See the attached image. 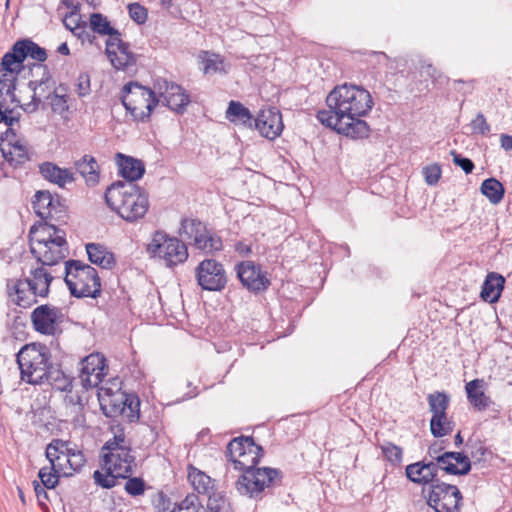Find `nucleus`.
I'll return each mask as SVG.
<instances>
[{"mask_svg":"<svg viewBox=\"0 0 512 512\" xmlns=\"http://www.w3.org/2000/svg\"><path fill=\"white\" fill-rule=\"evenodd\" d=\"M326 104L328 109L319 110L316 115L321 124L353 139L368 137L370 127L362 119L374 105L368 90L345 83L328 94Z\"/></svg>","mask_w":512,"mask_h":512,"instance_id":"obj_1","label":"nucleus"},{"mask_svg":"<svg viewBox=\"0 0 512 512\" xmlns=\"http://www.w3.org/2000/svg\"><path fill=\"white\" fill-rule=\"evenodd\" d=\"M263 455L262 446L251 436L236 437L227 445V456L234 468L242 472L235 482V489L240 495L256 501L273 494L283 481L280 469L257 467Z\"/></svg>","mask_w":512,"mask_h":512,"instance_id":"obj_2","label":"nucleus"},{"mask_svg":"<svg viewBox=\"0 0 512 512\" xmlns=\"http://www.w3.org/2000/svg\"><path fill=\"white\" fill-rule=\"evenodd\" d=\"M105 201L111 210L130 223L142 219L149 208L148 194L135 183H112L106 189Z\"/></svg>","mask_w":512,"mask_h":512,"instance_id":"obj_3","label":"nucleus"},{"mask_svg":"<svg viewBox=\"0 0 512 512\" xmlns=\"http://www.w3.org/2000/svg\"><path fill=\"white\" fill-rule=\"evenodd\" d=\"M53 279L54 276L42 265L32 269L29 277L9 280L7 288L10 296L15 295L14 302L27 308L37 303V297H48Z\"/></svg>","mask_w":512,"mask_h":512,"instance_id":"obj_4","label":"nucleus"},{"mask_svg":"<svg viewBox=\"0 0 512 512\" xmlns=\"http://www.w3.org/2000/svg\"><path fill=\"white\" fill-rule=\"evenodd\" d=\"M64 281L75 298L96 299L101 295V279L97 270L80 260L65 261Z\"/></svg>","mask_w":512,"mask_h":512,"instance_id":"obj_5","label":"nucleus"},{"mask_svg":"<svg viewBox=\"0 0 512 512\" xmlns=\"http://www.w3.org/2000/svg\"><path fill=\"white\" fill-rule=\"evenodd\" d=\"M21 379L32 385H41L51 362L50 349L41 343L24 345L16 354Z\"/></svg>","mask_w":512,"mask_h":512,"instance_id":"obj_6","label":"nucleus"},{"mask_svg":"<svg viewBox=\"0 0 512 512\" xmlns=\"http://www.w3.org/2000/svg\"><path fill=\"white\" fill-rule=\"evenodd\" d=\"M100 408L106 417L121 416L129 423H136L140 419V399L134 393H126L121 389L113 391L111 388L98 389Z\"/></svg>","mask_w":512,"mask_h":512,"instance_id":"obj_7","label":"nucleus"},{"mask_svg":"<svg viewBox=\"0 0 512 512\" xmlns=\"http://www.w3.org/2000/svg\"><path fill=\"white\" fill-rule=\"evenodd\" d=\"M120 98L126 111L131 114L134 121L138 122L148 121L151 113L160 103L155 88L151 89L134 81L123 86Z\"/></svg>","mask_w":512,"mask_h":512,"instance_id":"obj_8","label":"nucleus"},{"mask_svg":"<svg viewBox=\"0 0 512 512\" xmlns=\"http://www.w3.org/2000/svg\"><path fill=\"white\" fill-rule=\"evenodd\" d=\"M134 462L135 457L132 455L131 448L105 453L102 466L105 473L99 470L94 471L93 479L95 484L104 489L115 487L118 479H126L132 474Z\"/></svg>","mask_w":512,"mask_h":512,"instance_id":"obj_9","label":"nucleus"},{"mask_svg":"<svg viewBox=\"0 0 512 512\" xmlns=\"http://www.w3.org/2000/svg\"><path fill=\"white\" fill-rule=\"evenodd\" d=\"M146 250L151 257L163 260L168 268L183 264L189 256L188 248L183 241L160 230L153 233Z\"/></svg>","mask_w":512,"mask_h":512,"instance_id":"obj_10","label":"nucleus"},{"mask_svg":"<svg viewBox=\"0 0 512 512\" xmlns=\"http://www.w3.org/2000/svg\"><path fill=\"white\" fill-rule=\"evenodd\" d=\"M427 505L435 512H460L463 495L455 485L445 482L424 486L421 491Z\"/></svg>","mask_w":512,"mask_h":512,"instance_id":"obj_11","label":"nucleus"},{"mask_svg":"<svg viewBox=\"0 0 512 512\" xmlns=\"http://www.w3.org/2000/svg\"><path fill=\"white\" fill-rule=\"evenodd\" d=\"M27 57L44 62L47 59V52L31 39H20L2 57L0 71L19 74Z\"/></svg>","mask_w":512,"mask_h":512,"instance_id":"obj_12","label":"nucleus"},{"mask_svg":"<svg viewBox=\"0 0 512 512\" xmlns=\"http://www.w3.org/2000/svg\"><path fill=\"white\" fill-rule=\"evenodd\" d=\"M424 461L427 478H431L428 486L441 483L438 478V471L443 470L450 475H467L471 470V461L463 452H444L439 456H435V462Z\"/></svg>","mask_w":512,"mask_h":512,"instance_id":"obj_13","label":"nucleus"},{"mask_svg":"<svg viewBox=\"0 0 512 512\" xmlns=\"http://www.w3.org/2000/svg\"><path fill=\"white\" fill-rule=\"evenodd\" d=\"M32 249V255L43 266H54L69 255V245L64 230H56V235L47 244L38 241Z\"/></svg>","mask_w":512,"mask_h":512,"instance_id":"obj_14","label":"nucleus"},{"mask_svg":"<svg viewBox=\"0 0 512 512\" xmlns=\"http://www.w3.org/2000/svg\"><path fill=\"white\" fill-rule=\"evenodd\" d=\"M198 285L207 291H221L227 284V275L222 263L215 259H204L195 268Z\"/></svg>","mask_w":512,"mask_h":512,"instance_id":"obj_15","label":"nucleus"},{"mask_svg":"<svg viewBox=\"0 0 512 512\" xmlns=\"http://www.w3.org/2000/svg\"><path fill=\"white\" fill-rule=\"evenodd\" d=\"M154 88L157 91V97L163 105L176 113L182 114L190 103V97L187 92L178 84L169 82L165 78L154 80Z\"/></svg>","mask_w":512,"mask_h":512,"instance_id":"obj_16","label":"nucleus"},{"mask_svg":"<svg viewBox=\"0 0 512 512\" xmlns=\"http://www.w3.org/2000/svg\"><path fill=\"white\" fill-rule=\"evenodd\" d=\"M34 212L43 220H63L66 216L67 207L62 199L55 197L48 190H39L35 193L32 201Z\"/></svg>","mask_w":512,"mask_h":512,"instance_id":"obj_17","label":"nucleus"},{"mask_svg":"<svg viewBox=\"0 0 512 512\" xmlns=\"http://www.w3.org/2000/svg\"><path fill=\"white\" fill-rule=\"evenodd\" d=\"M235 270L243 287L250 292L264 291L271 284L266 273L261 270L260 265L253 261H242L235 266Z\"/></svg>","mask_w":512,"mask_h":512,"instance_id":"obj_18","label":"nucleus"},{"mask_svg":"<svg viewBox=\"0 0 512 512\" xmlns=\"http://www.w3.org/2000/svg\"><path fill=\"white\" fill-rule=\"evenodd\" d=\"M62 316V311L59 307L43 304L32 311L31 323L36 332L54 336Z\"/></svg>","mask_w":512,"mask_h":512,"instance_id":"obj_19","label":"nucleus"},{"mask_svg":"<svg viewBox=\"0 0 512 512\" xmlns=\"http://www.w3.org/2000/svg\"><path fill=\"white\" fill-rule=\"evenodd\" d=\"M255 129L261 136L273 140L278 137L283 130L282 115L279 110L274 107L261 110L254 119Z\"/></svg>","mask_w":512,"mask_h":512,"instance_id":"obj_20","label":"nucleus"},{"mask_svg":"<svg viewBox=\"0 0 512 512\" xmlns=\"http://www.w3.org/2000/svg\"><path fill=\"white\" fill-rule=\"evenodd\" d=\"M119 174L126 180L125 183H135L145 173L143 161L122 153L115 156Z\"/></svg>","mask_w":512,"mask_h":512,"instance_id":"obj_21","label":"nucleus"},{"mask_svg":"<svg viewBox=\"0 0 512 512\" xmlns=\"http://www.w3.org/2000/svg\"><path fill=\"white\" fill-rule=\"evenodd\" d=\"M39 173L50 183L56 184L60 188H64L66 184L73 183L75 174L71 169L61 168L53 162H43L39 165Z\"/></svg>","mask_w":512,"mask_h":512,"instance_id":"obj_22","label":"nucleus"},{"mask_svg":"<svg viewBox=\"0 0 512 512\" xmlns=\"http://www.w3.org/2000/svg\"><path fill=\"white\" fill-rule=\"evenodd\" d=\"M483 386V379H473L465 385L467 400L478 411H485L495 405V402L482 390Z\"/></svg>","mask_w":512,"mask_h":512,"instance_id":"obj_23","label":"nucleus"},{"mask_svg":"<svg viewBox=\"0 0 512 512\" xmlns=\"http://www.w3.org/2000/svg\"><path fill=\"white\" fill-rule=\"evenodd\" d=\"M505 281L504 276L499 273H488L480 292L481 299L490 304L497 303L504 289Z\"/></svg>","mask_w":512,"mask_h":512,"instance_id":"obj_24","label":"nucleus"},{"mask_svg":"<svg viewBox=\"0 0 512 512\" xmlns=\"http://www.w3.org/2000/svg\"><path fill=\"white\" fill-rule=\"evenodd\" d=\"M74 167L85 179L87 186L93 187L99 183L100 167L95 157L84 155L74 162Z\"/></svg>","mask_w":512,"mask_h":512,"instance_id":"obj_25","label":"nucleus"},{"mask_svg":"<svg viewBox=\"0 0 512 512\" xmlns=\"http://www.w3.org/2000/svg\"><path fill=\"white\" fill-rule=\"evenodd\" d=\"M86 252L89 261L103 269H112L116 264L114 254L102 244L88 243L86 244Z\"/></svg>","mask_w":512,"mask_h":512,"instance_id":"obj_26","label":"nucleus"},{"mask_svg":"<svg viewBox=\"0 0 512 512\" xmlns=\"http://www.w3.org/2000/svg\"><path fill=\"white\" fill-rule=\"evenodd\" d=\"M33 66L42 69L43 73L40 80H31L28 82V88L33 92L32 99L29 103L23 104L21 108L29 114L36 112L42 103L41 97L37 95V90L43 85H47L51 80V74L47 66L42 64H34Z\"/></svg>","mask_w":512,"mask_h":512,"instance_id":"obj_27","label":"nucleus"},{"mask_svg":"<svg viewBox=\"0 0 512 512\" xmlns=\"http://www.w3.org/2000/svg\"><path fill=\"white\" fill-rule=\"evenodd\" d=\"M208 230L203 223L197 219L184 218L181 221L179 234L185 236L198 249L207 234Z\"/></svg>","mask_w":512,"mask_h":512,"instance_id":"obj_28","label":"nucleus"},{"mask_svg":"<svg viewBox=\"0 0 512 512\" xmlns=\"http://www.w3.org/2000/svg\"><path fill=\"white\" fill-rule=\"evenodd\" d=\"M226 118L234 123L241 124L246 128H253L254 119L250 110L238 101H230L226 110Z\"/></svg>","mask_w":512,"mask_h":512,"instance_id":"obj_29","label":"nucleus"},{"mask_svg":"<svg viewBox=\"0 0 512 512\" xmlns=\"http://www.w3.org/2000/svg\"><path fill=\"white\" fill-rule=\"evenodd\" d=\"M69 442L62 439H53L46 447V458L51 464V470L57 471V467H62L61 460H65L70 451Z\"/></svg>","mask_w":512,"mask_h":512,"instance_id":"obj_30","label":"nucleus"},{"mask_svg":"<svg viewBox=\"0 0 512 512\" xmlns=\"http://www.w3.org/2000/svg\"><path fill=\"white\" fill-rule=\"evenodd\" d=\"M56 230L61 229L55 224L47 222V220L38 225L34 224L31 226L29 230L30 252L32 253V249L39 244L38 241L40 240L42 243L47 244L56 235Z\"/></svg>","mask_w":512,"mask_h":512,"instance_id":"obj_31","label":"nucleus"},{"mask_svg":"<svg viewBox=\"0 0 512 512\" xmlns=\"http://www.w3.org/2000/svg\"><path fill=\"white\" fill-rule=\"evenodd\" d=\"M67 90L66 85L60 84L53 92L45 96L50 101L52 111L62 117H65V114L69 112Z\"/></svg>","mask_w":512,"mask_h":512,"instance_id":"obj_32","label":"nucleus"},{"mask_svg":"<svg viewBox=\"0 0 512 512\" xmlns=\"http://www.w3.org/2000/svg\"><path fill=\"white\" fill-rule=\"evenodd\" d=\"M119 54L115 51V56H109L112 66L117 70H124L129 66L135 65L137 62L136 56L130 51V44L128 42H122L117 47Z\"/></svg>","mask_w":512,"mask_h":512,"instance_id":"obj_33","label":"nucleus"},{"mask_svg":"<svg viewBox=\"0 0 512 512\" xmlns=\"http://www.w3.org/2000/svg\"><path fill=\"white\" fill-rule=\"evenodd\" d=\"M481 193L486 196L492 204H498L502 201L505 189L503 184L496 178L485 179L480 187Z\"/></svg>","mask_w":512,"mask_h":512,"instance_id":"obj_34","label":"nucleus"},{"mask_svg":"<svg viewBox=\"0 0 512 512\" xmlns=\"http://www.w3.org/2000/svg\"><path fill=\"white\" fill-rule=\"evenodd\" d=\"M454 428V422L450 420L446 413L434 414L430 419V431L435 438H441L449 435Z\"/></svg>","mask_w":512,"mask_h":512,"instance_id":"obj_35","label":"nucleus"},{"mask_svg":"<svg viewBox=\"0 0 512 512\" xmlns=\"http://www.w3.org/2000/svg\"><path fill=\"white\" fill-rule=\"evenodd\" d=\"M89 29L100 36H107L108 34H117L116 28L111 25L107 16L102 13L95 12L89 16Z\"/></svg>","mask_w":512,"mask_h":512,"instance_id":"obj_36","label":"nucleus"},{"mask_svg":"<svg viewBox=\"0 0 512 512\" xmlns=\"http://www.w3.org/2000/svg\"><path fill=\"white\" fill-rule=\"evenodd\" d=\"M427 402L432 415L446 413L450 405V396L445 391H435L428 394Z\"/></svg>","mask_w":512,"mask_h":512,"instance_id":"obj_37","label":"nucleus"},{"mask_svg":"<svg viewBox=\"0 0 512 512\" xmlns=\"http://www.w3.org/2000/svg\"><path fill=\"white\" fill-rule=\"evenodd\" d=\"M424 466V461L409 464L405 468V475L407 479L414 484L428 486L431 478H427Z\"/></svg>","mask_w":512,"mask_h":512,"instance_id":"obj_38","label":"nucleus"},{"mask_svg":"<svg viewBox=\"0 0 512 512\" xmlns=\"http://www.w3.org/2000/svg\"><path fill=\"white\" fill-rule=\"evenodd\" d=\"M105 358L99 353L90 354L84 358L82 362V368L80 370V376L87 374H93L96 371H104L107 366L105 364Z\"/></svg>","mask_w":512,"mask_h":512,"instance_id":"obj_39","label":"nucleus"},{"mask_svg":"<svg viewBox=\"0 0 512 512\" xmlns=\"http://www.w3.org/2000/svg\"><path fill=\"white\" fill-rule=\"evenodd\" d=\"M201 58L204 64V73L208 74L211 72H225L223 65V58L219 54L209 53L207 51H202Z\"/></svg>","mask_w":512,"mask_h":512,"instance_id":"obj_40","label":"nucleus"},{"mask_svg":"<svg viewBox=\"0 0 512 512\" xmlns=\"http://www.w3.org/2000/svg\"><path fill=\"white\" fill-rule=\"evenodd\" d=\"M63 24L67 29H69L76 37L82 40V42H89L90 44H93L96 40L95 33H93L91 30H86V22H75L74 26H72L70 23H68L66 20H63Z\"/></svg>","mask_w":512,"mask_h":512,"instance_id":"obj_41","label":"nucleus"},{"mask_svg":"<svg viewBox=\"0 0 512 512\" xmlns=\"http://www.w3.org/2000/svg\"><path fill=\"white\" fill-rule=\"evenodd\" d=\"M222 248L223 242L221 237L207 232L198 249L206 253H213L222 250Z\"/></svg>","mask_w":512,"mask_h":512,"instance_id":"obj_42","label":"nucleus"},{"mask_svg":"<svg viewBox=\"0 0 512 512\" xmlns=\"http://www.w3.org/2000/svg\"><path fill=\"white\" fill-rule=\"evenodd\" d=\"M208 512H232L230 503L221 495L213 494L208 498Z\"/></svg>","mask_w":512,"mask_h":512,"instance_id":"obj_43","label":"nucleus"},{"mask_svg":"<svg viewBox=\"0 0 512 512\" xmlns=\"http://www.w3.org/2000/svg\"><path fill=\"white\" fill-rule=\"evenodd\" d=\"M381 449L386 459L393 465H399L401 463L403 454L401 447L391 442H387L381 446Z\"/></svg>","mask_w":512,"mask_h":512,"instance_id":"obj_44","label":"nucleus"},{"mask_svg":"<svg viewBox=\"0 0 512 512\" xmlns=\"http://www.w3.org/2000/svg\"><path fill=\"white\" fill-rule=\"evenodd\" d=\"M125 491L127 494L136 497L143 495L146 489V483L141 477H129L126 478Z\"/></svg>","mask_w":512,"mask_h":512,"instance_id":"obj_45","label":"nucleus"},{"mask_svg":"<svg viewBox=\"0 0 512 512\" xmlns=\"http://www.w3.org/2000/svg\"><path fill=\"white\" fill-rule=\"evenodd\" d=\"M188 478L199 493L206 492L211 482L210 477L201 471L189 473Z\"/></svg>","mask_w":512,"mask_h":512,"instance_id":"obj_46","label":"nucleus"},{"mask_svg":"<svg viewBox=\"0 0 512 512\" xmlns=\"http://www.w3.org/2000/svg\"><path fill=\"white\" fill-rule=\"evenodd\" d=\"M130 18L137 24H144L148 18L147 9L139 3H131L128 5Z\"/></svg>","mask_w":512,"mask_h":512,"instance_id":"obj_47","label":"nucleus"},{"mask_svg":"<svg viewBox=\"0 0 512 512\" xmlns=\"http://www.w3.org/2000/svg\"><path fill=\"white\" fill-rule=\"evenodd\" d=\"M62 469H63V466L61 468L57 467V471L52 470L53 472H48L47 468H42V469H40L38 476H39L42 484L47 489H53L58 484V473Z\"/></svg>","mask_w":512,"mask_h":512,"instance_id":"obj_48","label":"nucleus"},{"mask_svg":"<svg viewBox=\"0 0 512 512\" xmlns=\"http://www.w3.org/2000/svg\"><path fill=\"white\" fill-rule=\"evenodd\" d=\"M64 461L69 464L73 471H79L85 465L86 459L81 451H75L71 448Z\"/></svg>","mask_w":512,"mask_h":512,"instance_id":"obj_49","label":"nucleus"},{"mask_svg":"<svg viewBox=\"0 0 512 512\" xmlns=\"http://www.w3.org/2000/svg\"><path fill=\"white\" fill-rule=\"evenodd\" d=\"M76 93L80 98L86 97L91 92V80L88 73H80L76 80Z\"/></svg>","mask_w":512,"mask_h":512,"instance_id":"obj_50","label":"nucleus"},{"mask_svg":"<svg viewBox=\"0 0 512 512\" xmlns=\"http://www.w3.org/2000/svg\"><path fill=\"white\" fill-rule=\"evenodd\" d=\"M470 127L474 134L488 135L490 133V125L487 123L485 116L481 112H479L471 121Z\"/></svg>","mask_w":512,"mask_h":512,"instance_id":"obj_51","label":"nucleus"},{"mask_svg":"<svg viewBox=\"0 0 512 512\" xmlns=\"http://www.w3.org/2000/svg\"><path fill=\"white\" fill-rule=\"evenodd\" d=\"M106 372L104 371H96L93 374H87L85 376H80V380L82 386L85 390L90 388L98 387V385L102 382L105 377Z\"/></svg>","mask_w":512,"mask_h":512,"instance_id":"obj_52","label":"nucleus"},{"mask_svg":"<svg viewBox=\"0 0 512 512\" xmlns=\"http://www.w3.org/2000/svg\"><path fill=\"white\" fill-rule=\"evenodd\" d=\"M441 173V167L437 163L423 168V175L425 177V181L430 186H433L438 183L439 179L441 178Z\"/></svg>","mask_w":512,"mask_h":512,"instance_id":"obj_53","label":"nucleus"},{"mask_svg":"<svg viewBox=\"0 0 512 512\" xmlns=\"http://www.w3.org/2000/svg\"><path fill=\"white\" fill-rule=\"evenodd\" d=\"M450 154L453 157V163L456 166L460 167L466 174H470L473 172L475 165L471 159L462 156L455 150H452Z\"/></svg>","mask_w":512,"mask_h":512,"instance_id":"obj_54","label":"nucleus"},{"mask_svg":"<svg viewBox=\"0 0 512 512\" xmlns=\"http://www.w3.org/2000/svg\"><path fill=\"white\" fill-rule=\"evenodd\" d=\"M125 442V435L124 433L115 434L114 438L112 440L107 441L104 446L103 450H107L108 453L112 452H118L120 449H128V446L124 445Z\"/></svg>","mask_w":512,"mask_h":512,"instance_id":"obj_55","label":"nucleus"},{"mask_svg":"<svg viewBox=\"0 0 512 512\" xmlns=\"http://www.w3.org/2000/svg\"><path fill=\"white\" fill-rule=\"evenodd\" d=\"M64 374L65 372L60 368V365L51 363L49 369L46 371V375L42 378V384L47 383L53 386V384L56 383Z\"/></svg>","mask_w":512,"mask_h":512,"instance_id":"obj_56","label":"nucleus"},{"mask_svg":"<svg viewBox=\"0 0 512 512\" xmlns=\"http://www.w3.org/2000/svg\"><path fill=\"white\" fill-rule=\"evenodd\" d=\"M152 505L157 512H167L171 501L162 491L157 492L152 498Z\"/></svg>","mask_w":512,"mask_h":512,"instance_id":"obj_57","label":"nucleus"},{"mask_svg":"<svg viewBox=\"0 0 512 512\" xmlns=\"http://www.w3.org/2000/svg\"><path fill=\"white\" fill-rule=\"evenodd\" d=\"M116 33L117 34H108V39L106 40L105 44H106V49H105V54L107 55V57L109 56H115V50L112 49L113 46H116L118 47L122 42V34L121 32L116 29Z\"/></svg>","mask_w":512,"mask_h":512,"instance_id":"obj_58","label":"nucleus"},{"mask_svg":"<svg viewBox=\"0 0 512 512\" xmlns=\"http://www.w3.org/2000/svg\"><path fill=\"white\" fill-rule=\"evenodd\" d=\"M12 146L16 155L15 161L17 164H23L29 160L28 152L24 145H22L19 141H16Z\"/></svg>","mask_w":512,"mask_h":512,"instance_id":"obj_59","label":"nucleus"},{"mask_svg":"<svg viewBox=\"0 0 512 512\" xmlns=\"http://www.w3.org/2000/svg\"><path fill=\"white\" fill-rule=\"evenodd\" d=\"M14 75L11 77L10 84L8 88L6 89V95L10 97L11 103L15 104L16 106H23L19 100V98L15 94L16 90V83H17V75L16 73H13Z\"/></svg>","mask_w":512,"mask_h":512,"instance_id":"obj_60","label":"nucleus"},{"mask_svg":"<svg viewBox=\"0 0 512 512\" xmlns=\"http://www.w3.org/2000/svg\"><path fill=\"white\" fill-rule=\"evenodd\" d=\"M73 378L66 373L61 376L56 383L53 384V388L59 391H71Z\"/></svg>","mask_w":512,"mask_h":512,"instance_id":"obj_61","label":"nucleus"},{"mask_svg":"<svg viewBox=\"0 0 512 512\" xmlns=\"http://www.w3.org/2000/svg\"><path fill=\"white\" fill-rule=\"evenodd\" d=\"M197 500V496L188 495L186 496L179 504L176 506V511H186L192 509H198L195 501Z\"/></svg>","mask_w":512,"mask_h":512,"instance_id":"obj_62","label":"nucleus"},{"mask_svg":"<svg viewBox=\"0 0 512 512\" xmlns=\"http://www.w3.org/2000/svg\"><path fill=\"white\" fill-rule=\"evenodd\" d=\"M420 71L431 79H436L437 69L431 63L423 61L420 66Z\"/></svg>","mask_w":512,"mask_h":512,"instance_id":"obj_63","label":"nucleus"},{"mask_svg":"<svg viewBox=\"0 0 512 512\" xmlns=\"http://www.w3.org/2000/svg\"><path fill=\"white\" fill-rule=\"evenodd\" d=\"M234 248L235 251L242 257L248 256L252 252L251 246L242 241L237 242Z\"/></svg>","mask_w":512,"mask_h":512,"instance_id":"obj_64","label":"nucleus"}]
</instances>
